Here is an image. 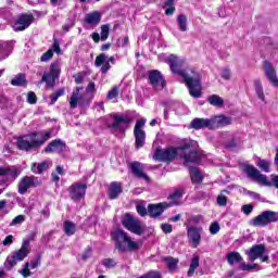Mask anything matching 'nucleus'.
Masks as SVG:
<instances>
[{
  "label": "nucleus",
  "mask_w": 278,
  "mask_h": 278,
  "mask_svg": "<svg viewBox=\"0 0 278 278\" xmlns=\"http://www.w3.org/2000/svg\"><path fill=\"white\" fill-rule=\"evenodd\" d=\"M12 242H14V237L12 235H9L5 237V239L2 241V244L4 247H10V244H12Z\"/></svg>",
  "instance_id": "58"
},
{
  "label": "nucleus",
  "mask_w": 278,
  "mask_h": 278,
  "mask_svg": "<svg viewBox=\"0 0 278 278\" xmlns=\"http://www.w3.org/2000/svg\"><path fill=\"white\" fill-rule=\"evenodd\" d=\"M139 278H162V275L159 271H149Z\"/></svg>",
  "instance_id": "51"
},
{
  "label": "nucleus",
  "mask_w": 278,
  "mask_h": 278,
  "mask_svg": "<svg viewBox=\"0 0 278 278\" xmlns=\"http://www.w3.org/2000/svg\"><path fill=\"white\" fill-rule=\"evenodd\" d=\"M228 264L230 266H233V264H239V262H242V255L238 252H230L226 256Z\"/></svg>",
  "instance_id": "34"
},
{
  "label": "nucleus",
  "mask_w": 278,
  "mask_h": 278,
  "mask_svg": "<svg viewBox=\"0 0 278 278\" xmlns=\"http://www.w3.org/2000/svg\"><path fill=\"white\" fill-rule=\"evenodd\" d=\"M202 233H203L202 227H197V226L187 227V238L192 249H198L200 247Z\"/></svg>",
  "instance_id": "11"
},
{
  "label": "nucleus",
  "mask_w": 278,
  "mask_h": 278,
  "mask_svg": "<svg viewBox=\"0 0 278 278\" xmlns=\"http://www.w3.org/2000/svg\"><path fill=\"white\" fill-rule=\"evenodd\" d=\"M58 53L60 55L62 49L60 48V42L58 40H54L53 46H52V52Z\"/></svg>",
  "instance_id": "59"
},
{
  "label": "nucleus",
  "mask_w": 278,
  "mask_h": 278,
  "mask_svg": "<svg viewBox=\"0 0 278 278\" xmlns=\"http://www.w3.org/2000/svg\"><path fill=\"white\" fill-rule=\"evenodd\" d=\"M85 23H87L88 25H99V23H101V13H99L98 11L88 13L85 16Z\"/></svg>",
  "instance_id": "29"
},
{
  "label": "nucleus",
  "mask_w": 278,
  "mask_h": 278,
  "mask_svg": "<svg viewBox=\"0 0 278 278\" xmlns=\"http://www.w3.org/2000/svg\"><path fill=\"white\" fill-rule=\"evenodd\" d=\"M218 231H220V224H218V222H213L210 226V233L216 236Z\"/></svg>",
  "instance_id": "46"
},
{
  "label": "nucleus",
  "mask_w": 278,
  "mask_h": 278,
  "mask_svg": "<svg viewBox=\"0 0 278 278\" xmlns=\"http://www.w3.org/2000/svg\"><path fill=\"white\" fill-rule=\"evenodd\" d=\"M18 175H21V168L16 166L0 167V177H3L4 181H16Z\"/></svg>",
  "instance_id": "20"
},
{
  "label": "nucleus",
  "mask_w": 278,
  "mask_h": 278,
  "mask_svg": "<svg viewBox=\"0 0 278 278\" xmlns=\"http://www.w3.org/2000/svg\"><path fill=\"white\" fill-rule=\"evenodd\" d=\"M159 58L169 65L172 73L182 77L191 97L194 99H199L201 97V74H199L194 67L184 70L186 61L181 58L175 56L174 54H161Z\"/></svg>",
  "instance_id": "2"
},
{
  "label": "nucleus",
  "mask_w": 278,
  "mask_h": 278,
  "mask_svg": "<svg viewBox=\"0 0 278 278\" xmlns=\"http://www.w3.org/2000/svg\"><path fill=\"white\" fill-rule=\"evenodd\" d=\"M74 79H75L76 84H84V75H81V74H76L74 76Z\"/></svg>",
  "instance_id": "61"
},
{
  "label": "nucleus",
  "mask_w": 278,
  "mask_h": 278,
  "mask_svg": "<svg viewBox=\"0 0 278 278\" xmlns=\"http://www.w3.org/2000/svg\"><path fill=\"white\" fill-rule=\"evenodd\" d=\"M192 129H212L211 118H194L191 122Z\"/></svg>",
  "instance_id": "27"
},
{
  "label": "nucleus",
  "mask_w": 278,
  "mask_h": 278,
  "mask_svg": "<svg viewBox=\"0 0 278 278\" xmlns=\"http://www.w3.org/2000/svg\"><path fill=\"white\" fill-rule=\"evenodd\" d=\"M278 213L275 211H265L262 212L258 216L254 217L250 225L252 227H266V225H270V223H277Z\"/></svg>",
  "instance_id": "7"
},
{
  "label": "nucleus",
  "mask_w": 278,
  "mask_h": 278,
  "mask_svg": "<svg viewBox=\"0 0 278 278\" xmlns=\"http://www.w3.org/2000/svg\"><path fill=\"white\" fill-rule=\"evenodd\" d=\"M34 23V15L23 14L12 25L14 31H25Z\"/></svg>",
  "instance_id": "16"
},
{
  "label": "nucleus",
  "mask_w": 278,
  "mask_h": 278,
  "mask_svg": "<svg viewBox=\"0 0 278 278\" xmlns=\"http://www.w3.org/2000/svg\"><path fill=\"white\" fill-rule=\"evenodd\" d=\"M12 86H25L27 80L25 79V75L18 74L11 80Z\"/></svg>",
  "instance_id": "39"
},
{
  "label": "nucleus",
  "mask_w": 278,
  "mask_h": 278,
  "mask_svg": "<svg viewBox=\"0 0 278 278\" xmlns=\"http://www.w3.org/2000/svg\"><path fill=\"white\" fill-rule=\"evenodd\" d=\"M165 264H166L167 268H169V270H176L177 264H179V260L174 258V257H166Z\"/></svg>",
  "instance_id": "40"
},
{
  "label": "nucleus",
  "mask_w": 278,
  "mask_h": 278,
  "mask_svg": "<svg viewBox=\"0 0 278 278\" xmlns=\"http://www.w3.org/2000/svg\"><path fill=\"white\" fill-rule=\"evenodd\" d=\"M225 193L227 194V190L222 191V193L217 197V205L220 207H225V205H227V195H225Z\"/></svg>",
  "instance_id": "43"
},
{
  "label": "nucleus",
  "mask_w": 278,
  "mask_h": 278,
  "mask_svg": "<svg viewBox=\"0 0 278 278\" xmlns=\"http://www.w3.org/2000/svg\"><path fill=\"white\" fill-rule=\"evenodd\" d=\"M27 101L28 103H30V105H34L38 101V98L36 97V93H34V91L28 92Z\"/></svg>",
  "instance_id": "52"
},
{
  "label": "nucleus",
  "mask_w": 278,
  "mask_h": 278,
  "mask_svg": "<svg viewBox=\"0 0 278 278\" xmlns=\"http://www.w3.org/2000/svg\"><path fill=\"white\" fill-rule=\"evenodd\" d=\"M165 210H168V202L148 205V214L151 216V218H157L159 216H162Z\"/></svg>",
  "instance_id": "22"
},
{
  "label": "nucleus",
  "mask_w": 278,
  "mask_h": 278,
  "mask_svg": "<svg viewBox=\"0 0 278 278\" xmlns=\"http://www.w3.org/2000/svg\"><path fill=\"white\" fill-rule=\"evenodd\" d=\"M242 170L248 175V177H250V179H255L263 186H275V188H278V176H271V181H268V178H266L264 174L260 173L255 166L250 164H243Z\"/></svg>",
  "instance_id": "5"
},
{
  "label": "nucleus",
  "mask_w": 278,
  "mask_h": 278,
  "mask_svg": "<svg viewBox=\"0 0 278 278\" xmlns=\"http://www.w3.org/2000/svg\"><path fill=\"white\" fill-rule=\"evenodd\" d=\"M254 88H255L257 98L261 99L263 103H266V96L264 94V87L262 86V80L260 79L254 80Z\"/></svg>",
  "instance_id": "32"
},
{
  "label": "nucleus",
  "mask_w": 278,
  "mask_h": 278,
  "mask_svg": "<svg viewBox=\"0 0 278 278\" xmlns=\"http://www.w3.org/2000/svg\"><path fill=\"white\" fill-rule=\"evenodd\" d=\"M220 77L226 80L231 79V71H229L228 68H224L220 73Z\"/></svg>",
  "instance_id": "54"
},
{
  "label": "nucleus",
  "mask_w": 278,
  "mask_h": 278,
  "mask_svg": "<svg viewBox=\"0 0 278 278\" xmlns=\"http://www.w3.org/2000/svg\"><path fill=\"white\" fill-rule=\"evenodd\" d=\"M66 149V143L61 139H55L45 149L46 153H62Z\"/></svg>",
  "instance_id": "25"
},
{
  "label": "nucleus",
  "mask_w": 278,
  "mask_h": 278,
  "mask_svg": "<svg viewBox=\"0 0 278 278\" xmlns=\"http://www.w3.org/2000/svg\"><path fill=\"white\" fill-rule=\"evenodd\" d=\"M22 274V277L27 278L31 276V271L29 270V263H25L22 270H18Z\"/></svg>",
  "instance_id": "47"
},
{
  "label": "nucleus",
  "mask_w": 278,
  "mask_h": 278,
  "mask_svg": "<svg viewBox=\"0 0 278 278\" xmlns=\"http://www.w3.org/2000/svg\"><path fill=\"white\" fill-rule=\"evenodd\" d=\"M161 229L164 233H170L173 231V225L170 224H162Z\"/></svg>",
  "instance_id": "55"
},
{
  "label": "nucleus",
  "mask_w": 278,
  "mask_h": 278,
  "mask_svg": "<svg viewBox=\"0 0 278 278\" xmlns=\"http://www.w3.org/2000/svg\"><path fill=\"white\" fill-rule=\"evenodd\" d=\"M38 178L35 176H24L20 179L18 182V193L25 194L29 188H34V186H38Z\"/></svg>",
  "instance_id": "17"
},
{
  "label": "nucleus",
  "mask_w": 278,
  "mask_h": 278,
  "mask_svg": "<svg viewBox=\"0 0 278 278\" xmlns=\"http://www.w3.org/2000/svg\"><path fill=\"white\" fill-rule=\"evenodd\" d=\"M253 268H257V265H250V264H247V263H242L240 265V269L241 270H253Z\"/></svg>",
  "instance_id": "57"
},
{
  "label": "nucleus",
  "mask_w": 278,
  "mask_h": 278,
  "mask_svg": "<svg viewBox=\"0 0 278 278\" xmlns=\"http://www.w3.org/2000/svg\"><path fill=\"white\" fill-rule=\"evenodd\" d=\"M122 225L131 233L136 236H142L144 228L142 227V223L138 220V218L132 215L126 214L124 219L122 220Z\"/></svg>",
  "instance_id": "9"
},
{
  "label": "nucleus",
  "mask_w": 278,
  "mask_h": 278,
  "mask_svg": "<svg viewBox=\"0 0 278 278\" xmlns=\"http://www.w3.org/2000/svg\"><path fill=\"white\" fill-rule=\"evenodd\" d=\"M241 211L243 212V214H245V216H249V214H251V212H253V204L243 205Z\"/></svg>",
  "instance_id": "53"
},
{
  "label": "nucleus",
  "mask_w": 278,
  "mask_h": 278,
  "mask_svg": "<svg viewBox=\"0 0 278 278\" xmlns=\"http://www.w3.org/2000/svg\"><path fill=\"white\" fill-rule=\"evenodd\" d=\"M92 255V250L88 249L83 253V260H88Z\"/></svg>",
  "instance_id": "64"
},
{
  "label": "nucleus",
  "mask_w": 278,
  "mask_h": 278,
  "mask_svg": "<svg viewBox=\"0 0 278 278\" xmlns=\"http://www.w3.org/2000/svg\"><path fill=\"white\" fill-rule=\"evenodd\" d=\"M189 173H190L191 181L193 184H201V181H203V174H201L198 168L190 167Z\"/></svg>",
  "instance_id": "33"
},
{
  "label": "nucleus",
  "mask_w": 278,
  "mask_h": 278,
  "mask_svg": "<svg viewBox=\"0 0 278 278\" xmlns=\"http://www.w3.org/2000/svg\"><path fill=\"white\" fill-rule=\"evenodd\" d=\"M64 231L66 236H73L76 231V226L72 222L64 223Z\"/></svg>",
  "instance_id": "41"
},
{
  "label": "nucleus",
  "mask_w": 278,
  "mask_h": 278,
  "mask_svg": "<svg viewBox=\"0 0 278 278\" xmlns=\"http://www.w3.org/2000/svg\"><path fill=\"white\" fill-rule=\"evenodd\" d=\"M263 71L265 77L268 79L269 84L274 86V88H278V77H277V71L270 64L268 61H265L263 63Z\"/></svg>",
  "instance_id": "19"
},
{
  "label": "nucleus",
  "mask_w": 278,
  "mask_h": 278,
  "mask_svg": "<svg viewBox=\"0 0 278 278\" xmlns=\"http://www.w3.org/2000/svg\"><path fill=\"white\" fill-rule=\"evenodd\" d=\"M102 264L105 268H114L116 266V262L113 258H104Z\"/></svg>",
  "instance_id": "48"
},
{
  "label": "nucleus",
  "mask_w": 278,
  "mask_h": 278,
  "mask_svg": "<svg viewBox=\"0 0 278 278\" xmlns=\"http://www.w3.org/2000/svg\"><path fill=\"white\" fill-rule=\"evenodd\" d=\"M164 9H165V14L167 16H173V14H175V0H165Z\"/></svg>",
  "instance_id": "36"
},
{
  "label": "nucleus",
  "mask_w": 278,
  "mask_h": 278,
  "mask_svg": "<svg viewBox=\"0 0 278 278\" xmlns=\"http://www.w3.org/2000/svg\"><path fill=\"white\" fill-rule=\"evenodd\" d=\"M118 97V87L115 86L113 87L109 93H108V99L112 100V99H116Z\"/></svg>",
  "instance_id": "50"
},
{
  "label": "nucleus",
  "mask_w": 278,
  "mask_h": 278,
  "mask_svg": "<svg viewBox=\"0 0 278 278\" xmlns=\"http://www.w3.org/2000/svg\"><path fill=\"white\" fill-rule=\"evenodd\" d=\"M12 49H14V42L12 41H0V62L8 60L12 54Z\"/></svg>",
  "instance_id": "24"
},
{
  "label": "nucleus",
  "mask_w": 278,
  "mask_h": 278,
  "mask_svg": "<svg viewBox=\"0 0 278 278\" xmlns=\"http://www.w3.org/2000/svg\"><path fill=\"white\" fill-rule=\"evenodd\" d=\"M81 90H84L83 87H76L73 91L72 97L70 98V108L72 110H75V108H77L78 105L80 108L90 105V101L86 100V97L84 96V93H81Z\"/></svg>",
  "instance_id": "12"
},
{
  "label": "nucleus",
  "mask_w": 278,
  "mask_h": 278,
  "mask_svg": "<svg viewBox=\"0 0 278 278\" xmlns=\"http://www.w3.org/2000/svg\"><path fill=\"white\" fill-rule=\"evenodd\" d=\"M51 58H53V50H52V49H49L47 52H45V53L41 55L40 60H41L42 62H49V60H51Z\"/></svg>",
  "instance_id": "49"
},
{
  "label": "nucleus",
  "mask_w": 278,
  "mask_h": 278,
  "mask_svg": "<svg viewBox=\"0 0 278 278\" xmlns=\"http://www.w3.org/2000/svg\"><path fill=\"white\" fill-rule=\"evenodd\" d=\"M198 149L199 143L197 141L186 139L184 140V144L178 148H156L153 160L157 162H173L178 156L180 160H184L185 166H190V164H199L201 162V154H199Z\"/></svg>",
  "instance_id": "1"
},
{
  "label": "nucleus",
  "mask_w": 278,
  "mask_h": 278,
  "mask_svg": "<svg viewBox=\"0 0 278 278\" xmlns=\"http://www.w3.org/2000/svg\"><path fill=\"white\" fill-rule=\"evenodd\" d=\"M130 169L132 170L135 177H138L139 179H144L146 181H150V178L149 176H147V174H144L142 164H140V162L130 163Z\"/></svg>",
  "instance_id": "26"
},
{
  "label": "nucleus",
  "mask_w": 278,
  "mask_h": 278,
  "mask_svg": "<svg viewBox=\"0 0 278 278\" xmlns=\"http://www.w3.org/2000/svg\"><path fill=\"white\" fill-rule=\"evenodd\" d=\"M149 81L154 90H164L166 81H164V76L157 70L149 72Z\"/></svg>",
  "instance_id": "15"
},
{
  "label": "nucleus",
  "mask_w": 278,
  "mask_h": 278,
  "mask_svg": "<svg viewBox=\"0 0 278 278\" xmlns=\"http://www.w3.org/2000/svg\"><path fill=\"white\" fill-rule=\"evenodd\" d=\"M245 253L251 262H255V260H261V262H268V255H266V248L263 244L254 245Z\"/></svg>",
  "instance_id": "14"
},
{
  "label": "nucleus",
  "mask_w": 278,
  "mask_h": 278,
  "mask_svg": "<svg viewBox=\"0 0 278 278\" xmlns=\"http://www.w3.org/2000/svg\"><path fill=\"white\" fill-rule=\"evenodd\" d=\"M38 266H40V257L30 261L29 268H31V270L38 268Z\"/></svg>",
  "instance_id": "56"
},
{
  "label": "nucleus",
  "mask_w": 278,
  "mask_h": 278,
  "mask_svg": "<svg viewBox=\"0 0 278 278\" xmlns=\"http://www.w3.org/2000/svg\"><path fill=\"white\" fill-rule=\"evenodd\" d=\"M31 251V247L29 245V240L26 239L23 241L20 250L12 253V255L7 257V264H9L10 268H14L18 264V262H23L27 255H29Z\"/></svg>",
  "instance_id": "6"
},
{
  "label": "nucleus",
  "mask_w": 278,
  "mask_h": 278,
  "mask_svg": "<svg viewBox=\"0 0 278 278\" xmlns=\"http://www.w3.org/2000/svg\"><path fill=\"white\" fill-rule=\"evenodd\" d=\"M137 212L140 216H147V207H144L143 205H137Z\"/></svg>",
  "instance_id": "60"
},
{
  "label": "nucleus",
  "mask_w": 278,
  "mask_h": 278,
  "mask_svg": "<svg viewBox=\"0 0 278 278\" xmlns=\"http://www.w3.org/2000/svg\"><path fill=\"white\" fill-rule=\"evenodd\" d=\"M227 125H231V117L217 115L211 118V129H219V127H227Z\"/></svg>",
  "instance_id": "23"
},
{
  "label": "nucleus",
  "mask_w": 278,
  "mask_h": 278,
  "mask_svg": "<svg viewBox=\"0 0 278 278\" xmlns=\"http://www.w3.org/2000/svg\"><path fill=\"white\" fill-rule=\"evenodd\" d=\"M90 92H94V83H89V85L86 88V93L90 94Z\"/></svg>",
  "instance_id": "62"
},
{
  "label": "nucleus",
  "mask_w": 278,
  "mask_h": 278,
  "mask_svg": "<svg viewBox=\"0 0 278 278\" xmlns=\"http://www.w3.org/2000/svg\"><path fill=\"white\" fill-rule=\"evenodd\" d=\"M257 166L258 168H261V170H264V173H270V162L266 160H261Z\"/></svg>",
  "instance_id": "44"
},
{
  "label": "nucleus",
  "mask_w": 278,
  "mask_h": 278,
  "mask_svg": "<svg viewBox=\"0 0 278 278\" xmlns=\"http://www.w3.org/2000/svg\"><path fill=\"white\" fill-rule=\"evenodd\" d=\"M60 73H62V67L60 65V62H54L50 65V72L43 73L41 81L47 84V86L53 87L55 86V80L60 79Z\"/></svg>",
  "instance_id": "10"
},
{
  "label": "nucleus",
  "mask_w": 278,
  "mask_h": 278,
  "mask_svg": "<svg viewBox=\"0 0 278 278\" xmlns=\"http://www.w3.org/2000/svg\"><path fill=\"white\" fill-rule=\"evenodd\" d=\"M116 62V59L114 56H110L108 59V55L105 53H101L96 58L94 64L97 67L101 66V73L105 74L112 66L110 64H114Z\"/></svg>",
  "instance_id": "18"
},
{
  "label": "nucleus",
  "mask_w": 278,
  "mask_h": 278,
  "mask_svg": "<svg viewBox=\"0 0 278 278\" xmlns=\"http://www.w3.org/2000/svg\"><path fill=\"white\" fill-rule=\"evenodd\" d=\"M178 29L180 31H188V17L184 14L177 16Z\"/></svg>",
  "instance_id": "35"
},
{
  "label": "nucleus",
  "mask_w": 278,
  "mask_h": 278,
  "mask_svg": "<svg viewBox=\"0 0 278 278\" xmlns=\"http://www.w3.org/2000/svg\"><path fill=\"white\" fill-rule=\"evenodd\" d=\"M91 38L96 43H98L101 40V35H99V33H93L91 34Z\"/></svg>",
  "instance_id": "63"
},
{
  "label": "nucleus",
  "mask_w": 278,
  "mask_h": 278,
  "mask_svg": "<svg viewBox=\"0 0 278 278\" xmlns=\"http://www.w3.org/2000/svg\"><path fill=\"white\" fill-rule=\"evenodd\" d=\"M121 192H123V186L121 185V182H112L109 188L110 199H117Z\"/></svg>",
  "instance_id": "30"
},
{
  "label": "nucleus",
  "mask_w": 278,
  "mask_h": 278,
  "mask_svg": "<svg viewBox=\"0 0 278 278\" xmlns=\"http://www.w3.org/2000/svg\"><path fill=\"white\" fill-rule=\"evenodd\" d=\"M207 101L211 105H215L216 108H220V105H223L225 103L223 98H220L219 96H216V94L208 97Z\"/></svg>",
  "instance_id": "38"
},
{
  "label": "nucleus",
  "mask_w": 278,
  "mask_h": 278,
  "mask_svg": "<svg viewBox=\"0 0 278 278\" xmlns=\"http://www.w3.org/2000/svg\"><path fill=\"white\" fill-rule=\"evenodd\" d=\"M86 190H88L86 182H75L68 188L70 198L73 201H81L86 197Z\"/></svg>",
  "instance_id": "13"
},
{
  "label": "nucleus",
  "mask_w": 278,
  "mask_h": 278,
  "mask_svg": "<svg viewBox=\"0 0 278 278\" xmlns=\"http://www.w3.org/2000/svg\"><path fill=\"white\" fill-rule=\"evenodd\" d=\"M50 138L51 131L49 130L25 135L17 139V147L21 149V151H31V149L42 147V144L46 143Z\"/></svg>",
  "instance_id": "3"
},
{
  "label": "nucleus",
  "mask_w": 278,
  "mask_h": 278,
  "mask_svg": "<svg viewBox=\"0 0 278 278\" xmlns=\"http://www.w3.org/2000/svg\"><path fill=\"white\" fill-rule=\"evenodd\" d=\"M51 166V162L43 161L41 163H34L31 165V172L35 173V175H40L45 173Z\"/></svg>",
  "instance_id": "28"
},
{
  "label": "nucleus",
  "mask_w": 278,
  "mask_h": 278,
  "mask_svg": "<svg viewBox=\"0 0 278 278\" xmlns=\"http://www.w3.org/2000/svg\"><path fill=\"white\" fill-rule=\"evenodd\" d=\"M199 268V256H194L191 260V264L189 266V270L187 273L188 277H192L194 275V270Z\"/></svg>",
  "instance_id": "37"
},
{
  "label": "nucleus",
  "mask_w": 278,
  "mask_h": 278,
  "mask_svg": "<svg viewBox=\"0 0 278 278\" xmlns=\"http://www.w3.org/2000/svg\"><path fill=\"white\" fill-rule=\"evenodd\" d=\"M144 125H147V118L144 117L136 122L134 129L136 149H142L144 147V141L147 140V132L143 130Z\"/></svg>",
  "instance_id": "8"
},
{
  "label": "nucleus",
  "mask_w": 278,
  "mask_h": 278,
  "mask_svg": "<svg viewBox=\"0 0 278 278\" xmlns=\"http://www.w3.org/2000/svg\"><path fill=\"white\" fill-rule=\"evenodd\" d=\"M110 38V26L109 25H102L101 26V35H100V40L102 42H105Z\"/></svg>",
  "instance_id": "42"
},
{
  "label": "nucleus",
  "mask_w": 278,
  "mask_h": 278,
  "mask_svg": "<svg viewBox=\"0 0 278 278\" xmlns=\"http://www.w3.org/2000/svg\"><path fill=\"white\" fill-rule=\"evenodd\" d=\"M184 197V193L181 190H177L174 193L169 195V202H167L168 207H173L174 205H179V201H181V198Z\"/></svg>",
  "instance_id": "31"
},
{
  "label": "nucleus",
  "mask_w": 278,
  "mask_h": 278,
  "mask_svg": "<svg viewBox=\"0 0 278 278\" xmlns=\"http://www.w3.org/2000/svg\"><path fill=\"white\" fill-rule=\"evenodd\" d=\"M112 237L118 251H138L140 249V243L131 240L125 230H115Z\"/></svg>",
  "instance_id": "4"
},
{
  "label": "nucleus",
  "mask_w": 278,
  "mask_h": 278,
  "mask_svg": "<svg viewBox=\"0 0 278 278\" xmlns=\"http://www.w3.org/2000/svg\"><path fill=\"white\" fill-rule=\"evenodd\" d=\"M23 223H25V215H17L10 223V227H16V225H23Z\"/></svg>",
  "instance_id": "45"
},
{
  "label": "nucleus",
  "mask_w": 278,
  "mask_h": 278,
  "mask_svg": "<svg viewBox=\"0 0 278 278\" xmlns=\"http://www.w3.org/2000/svg\"><path fill=\"white\" fill-rule=\"evenodd\" d=\"M113 119L114 123L112 124V128L117 131H125L131 124V117L127 115H114Z\"/></svg>",
  "instance_id": "21"
}]
</instances>
